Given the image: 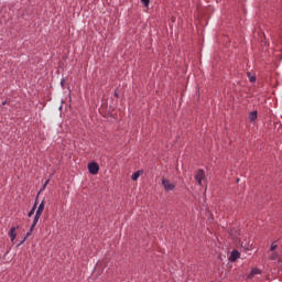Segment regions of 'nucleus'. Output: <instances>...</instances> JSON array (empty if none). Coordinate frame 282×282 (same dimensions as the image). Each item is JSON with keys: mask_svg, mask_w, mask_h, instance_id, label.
I'll use <instances>...</instances> for the list:
<instances>
[{"mask_svg": "<svg viewBox=\"0 0 282 282\" xmlns=\"http://www.w3.org/2000/svg\"><path fill=\"white\" fill-rule=\"evenodd\" d=\"M261 273V271L260 270H258V269H253L251 272H250V274L248 275V279H252L253 278V275H256V274H260Z\"/></svg>", "mask_w": 282, "mask_h": 282, "instance_id": "nucleus-7", "label": "nucleus"}, {"mask_svg": "<svg viewBox=\"0 0 282 282\" xmlns=\"http://www.w3.org/2000/svg\"><path fill=\"white\" fill-rule=\"evenodd\" d=\"M35 227L36 226H34V224H32L31 227H30V232H33L35 230Z\"/></svg>", "mask_w": 282, "mask_h": 282, "instance_id": "nucleus-17", "label": "nucleus"}, {"mask_svg": "<svg viewBox=\"0 0 282 282\" xmlns=\"http://www.w3.org/2000/svg\"><path fill=\"white\" fill-rule=\"evenodd\" d=\"M257 118H258L257 111H252V112L249 115V119H250L251 122H253Z\"/></svg>", "mask_w": 282, "mask_h": 282, "instance_id": "nucleus-8", "label": "nucleus"}, {"mask_svg": "<svg viewBox=\"0 0 282 282\" xmlns=\"http://www.w3.org/2000/svg\"><path fill=\"white\" fill-rule=\"evenodd\" d=\"M33 232L31 230L28 231L26 237L31 236Z\"/></svg>", "mask_w": 282, "mask_h": 282, "instance_id": "nucleus-18", "label": "nucleus"}, {"mask_svg": "<svg viewBox=\"0 0 282 282\" xmlns=\"http://www.w3.org/2000/svg\"><path fill=\"white\" fill-rule=\"evenodd\" d=\"M45 209V200H43L40 206L37 207L36 215L42 216L43 212Z\"/></svg>", "mask_w": 282, "mask_h": 282, "instance_id": "nucleus-4", "label": "nucleus"}, {"mask_svg": "<svg viewBox=\"0 0 282 282\" xmlns=\"http://www.w3.org/2000/svg\"><path fill=\"white\" fill-rule=\"evenodd\" d=\"M248 78L251 83H254L256 82V77L251 74V73H248Z\"/></svg>", "mask_w": 282, "mask_h": 282, "instance_id": "nucleus-13", "label": "nucleus"}, {"mask_svg": "<svg viewBox=\"0 0 282 282\" xmlns=\"http://www.w3.org/2000/svg\"><path fill=\"white\" fill-rule=\"evenodd\" d=\"M270 259H271V260H276V259H278V253H276V252H273V253L270 256Z\"/></svg>", "mask_w": 282, "mask_h": 282, "instance_id": "nucleus-15", "label": "nucleus"}, {"mask_svg": "<svg viewBox=\"0 0 282 282\" xmlns=\"http://www.w3.org/2000/svg\"><path fill=\"white\" fill-rule=\"evenodd\" d=\"M17 229L15 227L11 228L10 231H9V236L11 237V241H14L15 238H17Z\"/></svg>", "mask_w": 282, "mask_h": 282, "instance_id": "nucleus-5", "label": "nucleus"}, {"mask_svg": "<svg viewBox=\"0 0 282 282\" xmlns=\"http://www.w3.org/2000/svg\"><path fill=\"white\" fill-rule=\"evenodd\" d=\"M142 174V171H138L134 174H132V181H138L140 178V175Z\"/></svg>", "mask_w": 282, "mask_h": 282, "instance_id": "nucleus-9", "label": "nucleus"}, {"mask_svg": "<svg viewBox=\"0 0 282 282\" xmlns=\"http://www.w3.org/2000/svg\"><path fill=\"white\" fill-rule=\"evenodd\" d=\"M162 184L164 186V189L167 191V192L173 191L174 187H175V185L173 183H171V181H169V180H163Z\"/></svg>", "mask_w": 282, "mask_h": 282, "instance_id": "nucleus-3", "label": "nucleus"}, {"mask_svg": "<svg viewBox=\"0 0 282 282\" xmlns=\"http://www.w3.org/2000/svg\"><path fill=\"white\" fill-rule=\"evenodd\" d=\"M40 218H41V215L35 214L34 220H33L32 225H33V226H36V225L39 224Z\"/></svg>", "mask_w": 282, "mask_h": 282, "instance_id": "nucleus-10", "label": "nucleus"}, {"mask_svg": "<svg viewBox=\"0 0 282 282\" xmlns=\"http://www.w3.org/2000/svg\"><path fill=\"white\" fill-rule=\"evenodd\" d=\"M276 247H278V246L273 242V243L271 245L270 250H271V251H274V250L276 249Z\"/></svg>", "mask_w": 282, "mask_h": 282, "instance_id": "nucleus-16", "label": "nucleus"}, {"mask_svg": "<svg viewBox=\"0 0 282 282\" xmlns=\"http://www.w3.org/2000/svg\"><path fill=\"white\" fill-rule=\"evenodd\" d=\"M50 184V180H47L45 183H44V185H43V187L41 188V191H40V193L39 194H41L43 191H45L46 189V186Z\"/></svg>", "mask_w": 282, "mask_h": 282, "instance_id": "nucleus-14", "label": "nucleus"}, {"mask_svg": "<svg viewBox=\"0 0 282 282\" xmlns=\"http://www.w3.org/2000/svg\"><path fill=\"white\" fill-rule=\"evenodd\" d=\"M239 257H240V253L237 250H235L231 252L230 260L236 261Z\"/></svg>", "mask_w": 282, "mask_h": 282, "instance_id": "nucleus-6", "label": "nucleus"}, {"mask_svg": "<svg viewBox=\"0 0 282 282\" xmlns=\"http://www.w3.org/2000/svg\"><path fill=\"white\" fill-rule=\"evenodd\" d=\"M141 3H142L145 8H149V4L151 3V0H141Z\"/></svg>", "mask_w": 282, "mask_h": 282, "instance_id": "nucleus-12", "label": "nucleus"}, {"mask_svg": "<svg viewBox=\"0 0 282 282\" xmlns=\"http://www.w3.org/2000/svg\"><path fill=\"white\" fill-rule=\"evenodd\" d=\"M36 207H37V204H35L33 208L29 212L28 217H32L35 214Z\"/></svg>", "mask_w": 282, "mask_h": 282, "instance_id": "nucleus-11", "label": "nucleus"}, {"mask_svg": "<svg viewBox=\"0 0 282 282\" xmlns=\"http://www.w3.org/2000/svg\"><path fill=\"white\" fill-rule=\"evenodd\" d=\"M205 178V173L203 170H198L195 174V181L199 186H202V181Z\"/></svg>", "mask_w": 282, "mask_h": 282, "instance_id": "nucleus-2", "label": "nucleus"}, {"mask_svg": "<svg viewBox=\"0 0 282 282\" xmlns=\"http://www.w3.org/2000/svg\"><path fill=\"white\" fill-rule=\"evenodd\" d=\"M88 171H89L90 174L96 175V174L99 173L100 166L96 162L89 163L88 164Z\"/></svg>", "mask_w": 282, "mask_h": 282, "instance_id": "nucleus-1", "label": "nucleus"}]
</instances>
